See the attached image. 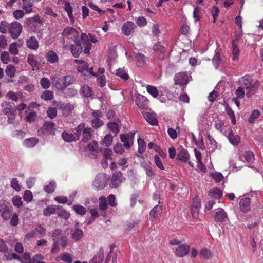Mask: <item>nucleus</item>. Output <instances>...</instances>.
Here are the masks:
<instances>
[{
    "label": "nucleus",
    "instance_id": "nucleus-1",
    "mask_svg": "<svg viewBox=\"0 0 263 263\" xmlns=\"http://www.w3.org/2000/svg\"><path fill=\"white\" fill-rule=\"evenodd\" d=\"M252 77L250 75H245L239 80L240 87L246 89V96L249 98L255 92V87L252 83Z\"/></svg>",
    "mask_w": 263,
    "mask_h": 263
},
{
    "label": "nucleus",
    "instance_id": "nucleus-2",
    "mask_svg": "<svg viewBox=\"0 0 263 263\" xmlns=\"http://www.w3.org/2000/svg\"><path fill=\"white\" fill-rule=\"evenodd\" d=\"M13 211V207L8 202L3 199L0 200V213L2 218L5 220L10 219Z\"/></svg>",
    "mask_w": 263,
    "mask_h": 263
},
{
    "label": "nucleus",
    "instance_id": "nucleus-3",
    "mask_svg": "<svg viewBox=\"0 0 263 263\" xmlns=\"http://www.w3.org/2000/svg\"><path fill=\"white\" fill-rule=\"evenodd\" d=\"M125 180V178L121 171H115L112 175L109 185L112 188H117Z\"/></svg>",
    "mask_w": 263,
    "mask_h": 263
},
{
    "label": "nucleus",
    "instance_id": "nucleus-4",
    "mask_svg": "<svg viewBox=\"0 0 263 263\" xmlns=\"http://www.w3.org/2000/svg\"><path fill=\"white\" fill-rule=\"evenodd\" d=\"M108 179L107 175L105 174H98L95 178L93 185L97 190L104 188L106 185V181Z\"/></svg>",
    "mask_w": 263,
    "mask_h": 263
},
{
    "label": "nucleus",
    "instance_id": "nucleus-5",
    "mask_svg": "<svg viewBox=\"0 0 263 263\" xmlns=\"http://www.w3.org/2000/svg\"><path fill=\"white\" fill-rule=\"evenodd\" d=\"M22 30L21 24L17 22H14L10 24L8 31L12 38L16 39L20 35Z\"/></svg>",
    "mask_w": 263,
    "mask_h": 263
},
{
    "label": "nucleus",
    "instance_id": "nucleus-6",
    "mask_svg": "<svg viewBox=\"0 0 263 263\" xmlns=\"http://www.w3.org/2000/svg\"><path fill=\"white\" fill-rule=\"evenodd\" d=\"M55 124L51 121H46L45 122L42 127L41 128V130L42 133L44 134L47 135H54L55 131Z\"/></svg>",
    "mask_w": 263,
    "mask_h": 263
},
{
    "label": "nucleus",
    "instance_id": "nucleus-7",
    "mask_svg": "<svg viewBox=\"0 0 263 263\" xmlns=\"http://www.w3.org/2000/svg\"><path fill=\"white\" fill-rule=\"evenodd\" d=\"M75 45H71V52L73 57L78 58L82 52L83 48L81 45V41L80 39L74 40Z\"/></svg>",
    "mask_w": 263,
    "mask_h": 263
},
{
    "label": "nucleus",
    "instance_id": "nucleus-8",
    "mask_svg": "<svg viewBox=\"0 0 263 263\" xmlns=\"http://www.w3.org/2000/svg\"><path fill=\"white\" fill-rule=\"evenodd\" d=\"M214 215L215 220L217 222H223L228 219L227 212L222 208H218Z\"/></svg>",
    "mask_w": 263,
    "mask_h": 263
},
{
    "label": "nucleus",
    "instance_id": "nucleus-9",
    "mask_svg": "<svg viewBox=\"0 0 263 263\" xmlns=\"http://www.w3.org/2000/svg\"><path fill=\"white\" fill-rule=\"evenodd\" d=\"M175 84L180 86L186 85L187 83V75L184 72H180L174 77Z\"/></svg>",
    "mask_w": 263,
    "mask_h": 263
},
{
    "label": "nucleus",
    "instance_id": "nucleus-10",
    "mask_svg": "<svg viewBox=\"0 0 263 263\" xmlns=\"http://www.w3.org/2000/svg\"><path fill=\"white\" fill-rule=\"evenodd\" d=\"M2 107L4 114L7 115L11 112H16L15 104L12 102L5 101L2 104Z\"/></svg>",
    "mask_w": 263,
    "mask_h": 263
},
{
    "label": "nucleus",
    "instance_id": "nucleus-11",
    "mask_svg": "<svg viewBox=\"0 0 263 263\" xmlns=\"http://www.w3.org/2000/svg\"><path fill=\"white\" fill-rule=\"evenodd\" d=\"M62 35L68 39L76 38L79 35V32L73 27H68L64 29Z\"/></svg>",
    "mask_w": 263,
    "mask_h": 263
},
{
    "label": "nucleus",
    "instance_id": "nucleus-12",
    "mask_svg": "<svg viewBox=\"0 0 263 263\" xmlns=\"http://www.w3.org/2000/svg\"><path fill=\"white\" fill-rule=\"evenodd\" d=\"M136 102L137 106L142 109H145L148 107V100L142 95L138 94L137 95Z\"/></svg>",
    "mask_w": 263,
    "mask_h": 263
},
{
    "label": "nucleus",
    "instance_id": "nucleus-13",
    "mask_svg": "<svg viewBox=\"0 0 263 263\" xmlns=\"http://www.w3.org/2000/svg\"><path fill=\"white\" fill-rule=\"evenodd\" d=\"M134 24L130 21L125 23L122 27V31L124 34L129 35L134 32Z\"/></svg>",
    "mask_w": 263,
    "mask_h": 263
},
{
    "label": "nucleus",
    "instance_id": "nucleus-14",
    "mask_svg": "<svg viewBox=\"0 0 263 263\" xmlns=\"http://www.w3.org/2000/svg\"><path fill=\"white\" fill-rule=\"evenodd\" d=\"M190 155L187 151L182 148L177 149V159L183 162H186L189 158Z\"/></svg>",
    "mask_w": 263,
    "mask_h": 263
},
{
    "label": "nucleus",
    "instance_id": "nucleus-15",
    "mask_svg": "<svg viewBox=\"0 0 263 263\" xmlns=\"http://www.w3.org/2000/svg\"><path fill=\"white\" fill-rule=\"evenodd\" d=\"M189 249L190 246L188 245H180L176 249V254L178 256L183 257L188 254Z\"/></svg>",
    "mask_w": 263,
    "mask_h": 263
},
{
    "label": "nucleus",
    "instance_id": "nucleus-16",
    "mask_svg": "<svg viewBox=\"0 0 263 263\" xmlns=\"http://www.w3.org/2000/svg\"><path fill=\"white\" fill-rule=\"evenodd\" d=\"M227 137L230 142L234 146H237L240 142V137L238 135H235L234 132L229 129Z\"/></svg>",
    "mask_w": 263,
    "mask_h": 263
},
{
    "label": "nucleus",
    "instance_id": "nucleus-17",
    "mask_svg": "<svg viewBox=\"0 0 263 263\" xmlns=\"http://www.w3.org/2000/svg\"><path fill=\"white\" fill-rule=\"evenodd\" d=\"M251 199L249 198L241 199L240 201L239 205L241 211L246 213L250 210Z\"/></svg>",
    "mask_w": 263,
    "mask_h": 263
},
{
    "label": "nucleus",
    "instance_id": "nucleus-18",
    "mask_svg": "<svg viewBox=\"0 0 263 263\" xmlns=\"http://www.w3.org/2000/svg\"><path fill=\"white\" fill-rule=\"evenodd\" d=\"M104 258V250L101 247L97 254L90 260L89 263H102Z\"/></svg>",
    "mask_w": 263,
    "mask_h": 263
},
{
    "label": "nucleus",
    "instance_id": "nucleus-19",
    "mask_svg": "<svg viewBox=\"0 0 263 263\" xmlns=\"http://www.w3.org/2000/svg\"><path fill=\"white\" fill-rule=\"evenodd\" d=\"M144 118L152 125H156L158 123L157 118L155 116L150 112H142Z\"/></svg>",
    "mask_w": 263,
    "mask_h": 263
},
{
    "label": "nucleus",
    "instance_id": "nucleus-20",
    "mask_svg": "<svg viewBox=\"0 0 263 263\" xmlns=\"http://www.w3.org/2000/svg\"><path fill=\"white\" fill-rule=\"evenodd\" d=\"M121 141L123 143L124 146L128 149L133 144V141H130L129 135L121 134L120 135Z\"/></svg>",
    "mask_w": 263,
    "mask_h": 263
},
{
    "label": "nucleus",
    "instance_id": "nucleus-21",
    "mask_svg": "<svg viewBox=\"0 0 263 263\" xmlns=\"http://www.w3.org/2000/svg\"><path fill=\"white\" fill-rule=\"evenodd\" d=\"M93 132V129L91 128L85 127L82 134L83 137L82 141L84 142H87L91 139Z\"/></svg>",
    "mask_w": 263,
    "mask_h": 263
},
{
    "label": "nucleus",
    "instance_id": "nucleus-22",
    "mask_svg": "<svg viewBox=\"0 0 263 263\" xmlns=\"http://www.w3.org/2000/svg\"><path fill=\"white\" fill-rule=\"evenodd\" d=\"M64 8L67 13V15L72 23H74L75 19L73 15V9L70 6V3L68 2H65Z\"/></svg>",
    "mask_w": 263,
    "mask_h": 263
},
{
    "label": "nucleus",
    "instance_id": "nucleus-23",
    "mask_svg": "<svg viewBox=\"0 0 263 263\" xmlns=\"http://www.w3.org/2000/svg\"><path fill=\"white\" fill-rule=\"evenodd\" d=\"M27 47L31 49L36 50L39 47V43L34 36H31L27 41Z\"/></svg>",
    "mask_w": 263,
    "mask_h": 263
},
{
    "label": "nucleus",
    "instance_id": "nucleus-24",
    "mask_svg": "<svg viewBox=\"0 0 263 263\" xmlns=\"http://www.w3.org/2000/svg\"><path fill=\"white\" fill-rule=\"evenodd\" d=\"M86 148L92 153L94 157H96L98 149V144L96 141H93L92 143H88Z\"/></svg>",
    "mask_w": 263,
    "mask_h": 263
},
{
    "label": "nucleus",
    "instance_id": "nucleus-25",
    "mask_svg": "<svg viewBox=\"0 0 263 263\" xmlns=\"http://www.w3.org/2000/svg\"><path fill=\"white\" fill-rule=\"evenodd\" d=\"M56 214L63 219H67L69 217V214L62 206L60 205L57 206Z\"/></svg>",
    "mask_w": 263,
    "mask_h": 263
},
{
    "label": "nucleus",
    "instance_id": "nucleus-26",
    "mask_svg": "<svg viewBox=\"0 0 263 263\" xmlns=\"http://www.w3.org/2000/svg\"><path fill=\"white\" fill-rule=\"evenodd\" d=\"M63 139L67 142H71L77 140L74 135L71 133H69L66 131H64L62 134Z\"/></svg>",
    "mask_w": 263,
    "mask_h": 263
},
{
    "label": "nucleus",
    "instance_id": "nucleus-27",
    "mask_svg": "<svg viewBox=\"0 0 263 263\" xmlns=\"http://www.w3.org/2000/svg\"><path fill=\"white\" fill-rule=\"evenodd\" d=\"M200 207V203L199 201H196L193 203L191 206V213L194 218L198 217L199 208Z\"/></svg>",
    "mask_w": 263,
    "mask_h": 263
},
{
    "label": "nucleus",
    "instance_id": "nucleus-28",
    "mask_svg": "<svg viewBox=\"0 0 263 263\" xmlns=\"http://www.w3.org/2000/svg\"><path fill=\"white\" fill-rule=\"evenodd\" d=\"M80 93L85 97L89 98L92 96V90L89 86L84 85L81 88Z\"/></svg>",
    "mask_w": 263,
    "mask_h": 263
},
{
    "label": "nucleus",
    "instance_id": "nucleus-29",
    "mask_svg": "<svg viewBox=\"0 0 263 263\" xmlns=\"http://www.w3.org/2000/svg\"><path fill=\"white\" fill-rule=\"evenodd\" d=\"M46 58L47 60L51 63H54L58 61V57L57 53L52 50L47 52Z\"/></svg>",
    "mask_w": 263,
    "mask_h": 263
},
{
    "label": "nucleus",
    "instance_id": "nucleus-30",
    "mask_svg": "<svg viewBox=\"0 0 263 263\" xmlns=\"http://www.w3.org/2000/svg\"><path fill=\"white\" fill-rule=\"evenodd\" d=\"M77 70L79 72L81 73L84 76H87L88 74H90L95 77L98 76L97 73H96L93 71V68L92 67H90L88 70L89 71H88L87 70L82 68L81 66H79L77 68Z\"/></svg>",
    "mask_w": 263,
    "mask_h": 263
},
{
    "label": "nucleus",
    "instance_id": "nucleus-31",
    "mask_svg": "<svg viewBox=\"0 0 263 263\" xmlns=\"http://www.w3.org/2000/svg\"><path fill=\"white\" fill-rule=\"evenodd\" d=\"M27 62L33 68H37L38 66L39 62L33 54H30L28 55Z\"/></svg>",
    "mask_w": 263,
    "mask_h": 263
},
{
    "label": "nucleus",
    "instance_id": "nucleus-32",
    "mask_svg": "<svg viewBox=\"0 0 263 263\" xmlns=\"http://www.w3.org/2000/svg\"><path fill=\"white\" fill-rule=\"evenodd\" d=\"M57 205H48L43 210V214L46 216H49L51 214H56Z\"/></svg>",
    "mask_w": 263,
    "mask_h": 263
},
{
    "label": "nucleus",
    "instance_id": "nucleus-33",
    "mask_svg": "<svg viewBox=\"0 0 263 263\" xmlns=\"http://www.w3.org/2000/svg\"><path fill=\"white\" fill-rule=\"evenodd\" d=\"M209 194H211L213 199H219L222 195V191L218 188H215L212 191H209Z\"/></svg>",
    "mask_w": 263,
    "mask_h": 263
},
{
    "label": "nucleus",
    "instance_id": "nucleus-34",
    "mask_svg": "<svg viewBox=\"0 0 263 263\" xmlns=\"http://www.w3.org/2000/svg\"><path fill=\"white\" fill-rule=\"evenodd\" d=\"M141 165L145 170L146 174L148 176L151 177L153 176L154 173L150 163L142 162L141 163Z\"/></svg>",
    "mask_w": 263,
    "mask_h": 263
},
{
    "label": "nucleus",
    "instance_id": "nucleus-35",
    "mask_svg": "<svg viewBox=\"0 0 263 263\" xmlns=\"http://www.w3.org/2000/svg\"><path fill=\"white\" fill-rule=\"evenodd\" d=\"M107 126L116 136L119 132L118 125L115 122H110L107 124Z\"/></svg>",
    "mask_w": 263,
    "mask_h": 263
},
{
    "label": "nucleus",
    "instance_id": "nucleus-36",
    "mask_svg": "<svg viewBox=\"0 0 263 263\" xmlns=\"http://www.w3.org/2000/svg\"><path fill=\"white\" fill-rule=\"evenodd\" d=\"M15 68L13 65L9 64L7 66L5 73L8 77L13 78L15 76Z\"/></svg>",
    "mask_w": 263,
    "mask_h": 263
},
{
    "label": "nucleus",
    "instance_id": "nucleus-37",
    "mask_svg": "<svg viewBox=\"0 0 263 263\" xmlns=\"http://www.w3.org/2000/svg\"><path fill=\"white\" fill-rule=\"evenodd\" d=\"M85 126L84 123H81L75 128L76 133L73 135L76 137L77 140L80 139L81 133L83 132Z\"/></svg>",
    "mask_w": 263,
    "mask_h": 263
},
{
    "label": "nucleus",
    "instance_id": "nucleus-38",
    "mask_svg": "<svg viewBox=\"0 0 263 263\" xmlns=\"http://www.w3.org/2000/svg\"><path fill=\"white\" fill-rule=\"evenodd\" d=\"M54 85L58 90H63L65 88L63 78H60L58 79H55L53 80Z\"/></svg>",
    "mask_w": 263,
    "mask_h": 263
},
{
    "label": "nucleus",
    "instance_id": "nucleus-39",
    "mask_svg": "<svg viewBox=\"0 0 263 263\" xmlns=\"http://www.w3.org/2000/svg\"><path fill=\"white\" fill-rule=\"evenodd\" d=\"M31 0H23V9L25 10L26 13L32 12L33 4Z\"/></svg>",
    "mask_w": 263,
    "mask_h": 263
},
{
    "label": "nucleus",
    "instance_id": "nucleus-40",
    "mask_svg": "<svg viewBox=\"0 0 263 263\" xmlns=\"http://www.w3.org/2000/svg\"><path fill=\"white\" fill-rule=\"evenodd\" d=\"M226 111L227 112V114L231 118L232 124L233 125H235L236 123V119H235V114L231 108V107H230L228 105H227L226 106Z\"/></svg>",
    "mask_w": 263,
    "mask_h": 263
},
{
    "label": "nucleus",
    "instance_id": "nucleus-41",
    "mask_svg": "<svg viewBox=\"0 0 263 263\" xmlns=\"http://www.w3.org/2000/svg\"><path fill=\"white\" fill-rule=\"evenodd\" d=\"M260 116V112L257 109L253 110L248 118V122L253 123Z\"/></svg>",
    "mask_w": 263,
    "mask_h": 263
},
{
    "label": "nucleus",
    "instance_id": "nucleus-42",
    "mask_svg": "<svg viewBox=\"0 0 263 263\" xmlns=\"http://www.w3.org/2000/svg\"><path fill=\"white\" fill-rule=\"evenodd\" d=\"M83 236V232L82 230L76 228L73 233H72V238L77 241L81 239Z\"/></svg>",
    "mask_w": 263,
    "mask_h": 263
},
{
    "label": "nucleus",
    "instance_id": "nucleus-43",
    "mask_svg": "<svg viewBox=\"0 0 263 263\" xmlns=\"http://www.w3.org/2000/svg\"><path fill=\"white\" fill-rule=\"evenodd\" d=\"M162 209L161 206H159V205H157L151 210L149 215L151 217L155 218L160 214L162 212Z\"/></svg>",
    "mask_w": 263,
    "mask_h": 263
},
{
    "label": "nucleus",
    "instance_id": "nucleus-44",
    "mask_svg": "<svg viewBox=\"0 0 263 263\" xmlns=\"http://www.w3.org/2000/svg\"><path fill=\"white\" fill-rule=\"evenodd\" d=\"M221 59L220 58V53L218 51H216L215 54L212 59V62L215 67L217 69L221 64Z\"/></svg>",
    "mask_w": 263,
    "mask_h": 263
},
{
    "label": "nucleus",
    "instance_id": "nucleus-45",
    "mask_svg": "<svg viewBox=\"0 0 263 263\" xmlns=\"http://www.w3.org/2000/svg\"><path fill=\"white\" fill-rule=\"evenodd\" d=\"M65 85V88L71 84H73L76 81V79L73 76L67 75L63 77Z\"/></svg>",
    "mask_w": 263,
    "mask_h": 263
},
{
    "label": "nucleus",
    "instance_id": "nucleus-46",
    "mask_svg": "<svg viewBox=\"0 0 263 263\" xmlns=\"http://www.w3.org/2000/svg\"><path fill=\"white\" fill-rule=\"evenodd\" d=\"M38 142V140L34 138H28L24 141L25 145L27 147H32L35 145Z\"/></svg>",
    "mask_w": 263,
    "mask_h": 263
},
{
    "label": "nucleus",
    "instance_id": "nucleus-47",
    "mask_svg": "<svg viewBox=\"0 0 263 263\" xmlns=\"http://www.w3.org/2000/svg\"><path fill=\"white\" fill-rule=\"evenodd\" d=\"M108 207L107 199L105 196H102L99 198V208L100 210H106Z\"/></svg>",
    "mask_w": 263,
    "mask_h": 263
},
{
    "label": "nucleus",
    "instance_id": "nucleus-48",
    "mask_svg": "<svg viewBox=\"0 0 263 263\" xmlns=\"http://www.w3.org/2000/svg\"><path fill=\"white\" fill-rule=\"evenodd\" d=\"M167 133L172 139H175L177 137L178 133H180V128L177 127L175 129L172 128H168Z\"/></svg>",
    "mask_w": 263,
    "mask_h": 263
},
{
    "label": "nucleus",
    "instance_id": "nucleus-49",
    "mask_svg": "<svg viewBox=\"0 0 263 263\" xmlns=\"http://www.w3.org/2000/svg\"><path fill=\"white\" fill-rule=\"evenodd\" d=\"M41 99L45 100H51L53 98V94L51 91L45 90L41 95Z\"/></svg>",
    "mask_w": 263,
    "mask_h": 263
},
{
    "label": "nucleus",
    "instance_id": "nucleus-50",
    "mask_svg": "<svg viewBox=\"0 0 263 263\" xmlns=\"http://www.w3.org/2000/svg\"><path fill=\"white\" fill-rule=\"evenodd\" d=\"M73 209L77 214L81 216L85 215L86 212V209L81 205H74L73 206Z\"/></svg>",
    "mask_w": 263,
    "mask_h": 263
},
{
    "label": "nucleus",
    "instance_id": "nucleus-51",
    "mask_svg": "<svg viewBox=\"0 0 263 263\" xmlns=\"http://www.w3.org/2000/svg\"><path fill=\"white\" fill-rule=\"evenodd\" d=\"M138 152L140 154H142L145 151L146 148V144L144 140L142 138H139L138 139Z\"/></svg>",
    "mask_w": 263,
    "mask_h": 263
},
{
    "label": "nucleus",
    "instance_id": "nucleus-52",
    "mask_svg": "<svg viewBox=\"0 0 263 263\" xmlns=\"http://www.w3.org/2000/svg\"><path fill=\"white\" fill-rule=\"evenodd\" d=\"M55 188V182L54 181H51L49 182L48 185H45L44 187V190L48 193H52L54 191Z\"/></svg>",
    "mask_w": 263,
    "mask_h": 263
},
{
    "label": "nucleus",
    "instance_id": "nucleus-53",
    "mask_svg": "<svg viewBox=\"0 0 263 263\" xmlns=\"http://www.w3.org/2000/svg\"><path fill=\"white\" fill-rule=\"evenodd\" d=\"M104 124V122L100 120V118H93L91 120V125L93 128L97 129Z\"/></svg>",
    "mask_w": 263,
    "mask_h": 263
},
{
    "label": "nucleus",
    "instance_id": "nucleus-54",
    "mask_svg": "<svg viewBox=\"0 0 263 263\" xmlns=\"http://www.w3.org/2000/svg\"><path fill=\"white\" fill-rule=\"evenodd\" d=\"M116 75L124 80H127L129 78L128 74L122 68H119L116 70Z\"/></svg>",
    "mask_w": 263,
    "mask_h": 263
},
{
    "label": "nucleus",
    "instance_id": "nucleus-55",
    "mask_svg": "<svg viewBox=\"0 0 263 263\" xmlns=\"http://www.w3.org/2000/svg\"><path fill=\"white\" fill-rule=\"evenodd\" d=\"M146 88L147 92L153 97L155 98L158 97V90L156 87L151 85H147Z\"/></svg>",
    "mask_w": 263,
    "mask_h": 263
},
{
    "label": "nucleus",
    "instance_id": "nucleus-56",
    "mask_svg": "<svg viewBox=\"0 0 263 263\" xmlns=\"http://www.w3.org/2000/svg\"><path fill=\"white\" fill-rule=\"evenodd\" d=\"M61 260L66 263H72V258L70 254L68 253H62L60 256Z\"/></svg>",
    "mask_w": 263,
    "mask_h": 263
},
{
    "label": "nucleus",
    "instance_id": "nucleus-57",
    "mask_svg": "<svg viewBox=\"0 0 263 263\" xmlns=\"http://www.w3.org/2000/svg\"><path fill=\"white\" fill-rule=\"evenodd\" d=\"M10 24L5 21H2L0 23V32L2 33H6L7 30H9Z\"/></svg>",
    "mask_w": 263,
    "mask_h": 263
},
{
    "label": "nucleus",
    "instance_id": "nucleus-58",
    "mask_svg": "<svg viewBox=\"0 0 263 263\" xmlns=\"http://www.w3.org/2000/svg\"><path fill=\"white\" fill-rule=\"evenodd\" d=\"M246 160L248 162H252L254 160V155L250 151H246L244 154Z\"/></svg>",
    "mask_w": 263,
    "mask_h": 263
},
{
    "label": "nucleus",
    "instance_id": "nucleus-59",
    "mask_svg": "<svg viewBox=\"0 0 263 263\" xmlns=\"http://www.w3.org/2000/svg\"><path fill=\"white\" fill-rule=\"evenodd\" d=\"M200 256L205 259H209L212 257V254L209 250L204 248L201 250Z\"/></svg>",
    "mask_w": 263,
    "mask_h": 263
},
{
    "label": "nucleus",
    "instance_id": "nucleus-60",
    "mask_svg": "<svg viewBox=\"0 0 263 263\" xmlns=\"http://www.w3.org/2000/svg\"><path fill=\"white\" fill-rule=\"evenodd\" d=\"M12 202L13 204L17 208L21 206L23 204L22 198L18 195H16L13 198Z\"/></svg>",
    "mask_w": 263,
    "mask_h": 263
},
{
    "label": "nucleus",
    "instance_id": "nucleus-61",
    "mask_svg": "<svg viewBox=\"0 0 263 263\" xmlns=\"http://www.w3.org/2000/svg\"><path fill=\"white\" fill-rule=\"evenodd\" d=\"M233 60H237L239 57V49L238 47L234 43H233Z\"/></svg>",
    "mask_w": 263,
    "mask_h": 263
},
{
    "label": "nucleus",
    "instance_id": "nucleus-62",
    "mask_svg": "<svg viewBox=\"0 0 263 263\" xmlns=\"http://www.w3.org/2000/svg\"><path fill=\"white\" fill-rule=\"evenodd\" d=\"M48 116L51 119L54 118L57 115V110L54 107H49L47 110Z\"/></svg>",
    "mask_w": 263,
    "mask_h": 263
},
{
    "label": "nucleus",
    "instance_id": "nucleus-63",
    "mask_svg": "<svg viewBox=\"0 0 263 263\" xmlns=\"http://www.w3.org/2000/svg\"><path fill=\"white\" fill-rule=\"evenodd\" d=\"M19 223V218L18 214L16 213H14L12 215L10 219V224L12 226H16Z\"/></svg>",
    "mask_w": 263,
    "mask_h": 263
},
{
    "label": "nucleus",
    "instance_id": "nucleus-64",
    "mask_svg": "<svg viewBox=\"0 0 263 263\" xmlns=\"http://www.w3.org/2000/svg\"><path fill=\"white\" fill-rule=\"evenodd\" d=\"M1 60L5 64H7L10 61L9 53L7 51H3L1 55Z\"/></svg>",
    "mask_w": 263,
    "mask_h": 263
}]
</instances>
